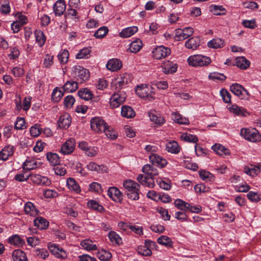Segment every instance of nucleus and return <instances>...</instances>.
<instances>
[{
	"label": "nucleus",
	"mask_w": 261,
	"mask_h": 261,
	"mask_svg": "<svg viewBox=\"0 0 261 261\" xmlns=\"http://www.w3.org/2000/svg\"><path fill=\"white\" fill-rule=\"evenodd\" d=\"M200 39L198 37H194L188 40L185 43V46L189 49H196L200 45Z\"/></svg>",
	"instance_id": "obj_30"
},
{
	"label": "nucleus",
	"mask_w": 261,
	"mask_h": 261,
	"mask_svg": "<svg viewBox=\"0 0 261 261\" xmlns=\"http://www.w3.org/2000/svg\"><path fill=\"white\" fill-rule=\"evenodd\" d=\"M123 187L128 198L136 200L139 199V189L140 186L136 181L131 179H126L123 181Z\"/></svg>",
	"instance_id": "obj_2"
},
{
	"label": "nucleus",
	"mask_w": 261,
	"mask_h": 261,
	"mask_svg": "<svg viewBox=\"0 0 261 261\" xmlns=\"http://www.w3.org/2000/svg\"><path fill=\"white\" fill-rule=\"evenodd\" d=\"M193 33V30L191 27L178 29L175 30V38L178 41L185 40L191 36Z\"/></svg>",
	"instance_id": "obj_14"
},
{
	"label": "nucleus",
	"mask_w": 261,
	"mask_h": 261,
	"mask_svg": "<svg viewBox=\"0 0 261 261\" xmlns=\"http://www.w3.org/2000/svg\"><path fill=\"white\" fill-rule=\"evenodd\" d=\"M69 52L66 49L62 50L58 55V58L61 64H64L68 61Z\"/></svg>",
	"instance_id": "obj_53"
},
{
	"label": "nucleus",
	"mask_w": 261,
	"mask_h": 261,
	"mask_svg": "<svg viewBox=\"0 0 261 261\" xmlns=\"http://www.w3.org/2000/svg\"><path fill=\"white\" fill-rule=\"evenodd\" d=\"M71 122V118L69 114L65 113L60 117L58 123L59 127L67 129L70 125Z\"/></svg>",
	"instance_id": "obj_22"
},
{
	"label": "nucleus",
	"mask_w": 261,
	"mask_h": 261,
	"mask_svg": "<svg viewBox=\"0 0 261 261\" xmlns=\"http://www.w3.org/2000/svg\"><path fill=\"white\" fill-rule=\"evenodd\" d=\"M187 62L190 66L201 67L208 66L211 63L212 60L209 57L197 54L190 56L187 59Z\"/></svg>",
	"instance_id": "obj_3"
},
{
	"label": "nucleus",
	"mask_w": 261,
	"mask_h": 261,
	"mask_svg": "<svg viewBox=\"0 0 261 261\" xmlns=\"http://www.w3.org/2000/svg\"><path fill=\"white\" fill-rule=\"evenodd\" d=\"M72 71L77 80L81 83L88 80L90 77V73L88 70L81 66H74L72 68Z\"/></svg>",
	"instance_id": "obj_8"
},
{
	"label": "nucleus",
	"mask_w": 261,
	"mask_h": 261,
	"mask_svg": "<svg viewBox=\"0 0 261 261\" xmlns=\"http://www.w3.org/2000/svg\"><path fill=\"white\" fill-rule=\"evenodd\" d=\"M158 150L157 146L148 145V156L150 162L153 165L163 168L167 165V161L165 159L156 153Z\"/></svg>",
	"instance_id": "obj_1"
},
{
	"label": "nucleus",
	"mask_w": 261,
	"mask_h": 261,
	"mask_svg": "<svg viewBox=\"0 0 261 261\" xmlns=\"http://www.w3.org/2000/svg\"><path fill=\"white\" fill-rule=\"evenodd\" d=\"M78 95L82 99L88 100L92 98L93 94L89 89L84 88L81 89L79 91Z\"/></svg>",
	"instance_id": "obj_37"
},
{
	"label": "nucleus",
	"mask_w": 261,
	"mask_h": 261,
	"mask_svg": "<svg viewBox=\"0 0 261 261\" xmlns=\"http://www.w3.org/2000/svg\"><path fill=\"white\" fill-rule=\"evenodd\" d=\"M75 146L74 140L72 139H68L61 146L60 152L64 155L69 154L73 151Z\"/></svg>",
	"instance_id": "obj_17"
},
{
	"label": "nucleus",
	"mask_w": 261,
	"mask_h": 261,
	"mask_svg": "<svg viewBox=\"0 0 261 261\" xmlns=\"http://www.w3.org/2000/svg\"><path fill=\"white\" fill-rule=\"evenodd\" d=\"M143 43L140 39H137L133 41L129 44V49L130 52L137 53L142 47Z\"/></svg>",
	"instance_id": "obj_41"
},
{
	"label": "nucleus",
	"mask_w": 261,
	"mask_h": 261,
	"mask_svg": "<svg viewBox=\"0 0 261 261\" xmlns=\"http://www.w3.org/2000/svg\"><path fill=\"white\" fill-rule=\"evenodd\" d=\"M136 94L141 98L147 97V84H140L136 86L135 88Z\"/></svg>",
	"instance_id": "obj_38"
},
{
	"label": "nucleus",
	"mask_w": 261,
	"mask_h": 261,
	"mask_svg": "<svg viewBox=\"0 0 261 261\" xmlns=\"http://www.w3.org/2000/svg\"><path fill=\"white\" fill-rule=\"evenodd\" d=\"M78 147L84 151L85 155L89 157L95 156L98 153V148L94 146H90L85 141H82L79 143Z\"/></svg>",
	"instance_id": "obj_12"
},
{
	"label": "nucleus",
	"mask_w": 261,
	"mask_h": 261,
	"mask_svg": "<svg viewBox=\"0 0 261 261\" xmlns=\"http://www.w3.org/2000/svg\"><path fill=\"white\" fill-rule=\"evenodd\" d=\"M244 172L251 176H256L259 173L257 165H251L250 167H245Z\"/></svg>",
	"instance_id": "obj_49"
},
{
	"label": "nucleus",
	"mask_w": 261,
	"mask_h": 261,
	"mask_svg": "<svg viewBox=\"0 0 261 261\" xmlns=\"http://www.w3.org/2000/svg\"><path fill=\"white\" fill-rule=\"evenodd\" d=\"M46 159L53 166L58 165L60 163V157L58 154L49 152L46 153Z\"/></svg>",
	"instance_id": "obj_35"
},
{
	"label": "nucleus",
	"mask_w": 261,
	"mask_h": 261,
	"mask_svg": "<svg viewBox=\"0 0 261 261\" xmlns=\"http://www.w3.org/2000/svg\"><path fill=\"white\" fill-rule=\"evenodd\" d=\"M180 149L177 142L175 141H169L166 145V150L171 153L177 154L179 152Z\"/></svg>",
	"instance_id": "obj_28"
},
{
	"label": "nucleus",
	"mask_w": 261,
	"mask_h": 261,
	"mask_svg": "<svg viewBox=\"0 0 261 261\" xmlns=\"http://www.w3.org/2000/svg\"><path fill=\"white\" fill-rule=\"evenodd\" d=\"M109 238L112 243L119 245L122 243L120 236L115 231H111L109 233Z\"/></svg>",
	"instance_id": "obj_51"
},
{
	"label": "nucleus",
	"mask_w": 261,
	"mask_h": 261,
	"mask_svg": "<svg viewBox=\"0 0 261 261\" xmlns=\"http://www.w3.org/2000/svg\"><path fill=\"white\" fill-rule=\"evenodd\" d=\"M13 261H28L25 253L20 249H16L12 254Z\"/></svg>",
	"instance_id": "obj_29"
},
{
	"label": "nucleus",
	"mask_w": 261,
	"mask_h": 261,
	"mask_svg": "<svg viewBox=\"0 0 261 261\" xmlns=\"http://www.w3.org/2000/svg\"><path fill=\"white\" fill-rule=\"evenodd\" d=\"M240 135L250 142H256L261 140V136L255 128H242Z\"/></svg>",
	"instance_id": "obj_5"
},
{
	"label": "nucleus",
	"mask_w": 261,
	"mask_h": 261,
	"mask_svg": "<svg viewBox=\"0 0 261 261\" xmlns=\"http://www.w3.org/2000/svg\"><path fill=\"white\" fill-rule=\"evenodd\" d=\"M106 136L112 140L116 139L117 136L115 131L111 126L107 125V128L103 131Z\"/></svg>",
	"instance_id": "obj_56"
},
{
	"label": "nucleus",
	"mask_w": 261,
	"mask_h": 261,
	"mask_svg": "<svg viewBox=\"0 0 261 261\" xmlns=\"http://www.w3.org/2000/svg\"><path fill=\"white\" fill-rule=\"evenodd\" d=\"M47 247L50 252L56 257L62 259H65L67 258L68 254L66 251L62 248L59 247L58 245L49 243L47 244Z\"/></svg>",
	"instance_id": "obj_10"
},
{
	"label": "nucleus",
	"mask_w": 261,
	"mask_h": 261,
	"mask_svg": "<svg viewBox=\"0 0 261 261\" xmlns=\"http://www.w3.org/2000/svg\"><path fill=\"white\" fill-rule=\"evenodd\" d=\"M15 151V148L13 146L8 145L5 146L0 151V160L2 161H7L9 158L12 156Z\"/></svg>",
	"instance_id": "obj_18"
},
{
	"label": "nucleus",
	"mask_w": 261,
	"mask_h": 261,
	"mask_svg": "<svg viewBox=\"0 0 261 261\" xmlns=\"http://www.w3.org/2000/svg\"><path fill=\"white\" fill-rule=\"evenodd\" d=\"M250 64L249 60H247L244 57H238L236 59V65L237 67L242 69H246L248 68Z\"/></svg>",
	"instance_id": "obj_36"
},
{
	"label": "nucleus",
	"mask_w": 261,
	"mask_h": 261,
	"mask_svg": "<svg viewBox=\"0 0 261 261\" xmlns=\"http://www.w3.org/2000/svg\"><path fill=\"white\" fill-rule=\"evenodd\" d=\"M41 131L42 128L40 127V125L38 124L32 126L30 128V134L33 137H37L39 136Z\"/></svg>",
	"instance_id": "obj_55"
},
{
	"label": "nucleus",
	"mask_w": 261,
	"mask_h": 261,
	"mask_svg": "<svg viewBox=\"0 0 261 261\" xmlns=\"http://www.w3.org/2000/svg\"><path fill=\"white\" fill-rule=\"evenodd\" d=\"M162 71L165 74L173 73L177 70V65L170 61H167L161 66Z\"/></svg>",
	"instance_id": "obj_24"
},
{
	"label": "nucleus",
	"mask_w": 261,
	"mask_h": 261,
	"mask_svg": "<svg viewBox=\"0 0 261 261\" xmlns=\"http://www.w3.org/2000/svg\"><path fill=\"white\" fill-rule=\"evenodd\" d=\"M229 109L231 112L238 115L246 116L247 115H249V113L245 108L241 107H239L237 105H233Z\"/></svg>",
	"instance_id": "obj_40"
},
{
	"label": "nucleus",
	"mask_w": 261,
	"mask_h": 261,
	"mask_svg": "<svg viewBox=\"0 0 261 261\" xmlns=\"http://www.w3.org/2000/svg\"><path fill=\"white\" fill-rule=\"evenodd\" d=\"M108 195L116 202H121L123 196L122 192L115 187H111L109 188L108 190Z\"/></svg>",
	"instance_id": "obj_15"
},
{
	"label": "nucleus",
	"mask_w": 261,
	"mask_h": 261,
	"mask_svg": "<svg viewBox=\"0 0 261 261\" xmlns=\"http://www.w3.org/2000/svg\"><path fill=\"white\" fill-rule=\"evenodd\" d=\"M97 257L101 260L107 261L110 260L112 257L110 252L105 250L98 251L97 253Z\"/></svg>",
	"instance_id": "obj_50"
},
{
	"label": "nucleus",
	"mask_w": 261,
	"mask_h": 261,
	"mask_svg": "<svg viewBox=\"0 0 261 261\" xmlns=\"http://www.w3.org/2000/svg\"><path fill=\"white\" fill-rule=\"evenodd\" d=\"M230 90L236 95L240 97L242 99H248L250 94L248 91L241 85L234 83L230 87Z\"/></svg>",
	"instance_id": "obj_11"
},
{
	"label": "nucleus",
	"mask_w": 261,
	"mask_h": 261,
	"mask_svg": "<svg viewBox=\"0 0 261 261\" xmlns=\"http://www.w3.org/2000/svg\"><path fill=\"white\" fill-rule=\"evenodd\" d=\"M150 121L152 123L151 126L158 127L162 126L165 122L164 118L158 112L154 111L148 114Z\"/></svg>",
	"instance_id": "obj_13"
},
{
	"label": "nucleus",
	"mask_w": 261,
	"mask_h": 261,
	"mask_svg": "<svg viewBox=\"0 0 261 261\" xmlns=\"http://www.w3.org/2000/svg\"><path fill=\"white\" fill-rule=\"evenodd\" d=\"M91 50L88 48H84L82 49L76 55V59H88L90 57Z\"/></svg>",
	"instance_id": "obj_54"
},
{
	"label": "nucleus",
	"mask_w": 261,
	"mask_h": 261,
	"mask_svg": "<svg viewBox=\"0 0 261 261\" xmlns=\"http://www.w3.org/2000/svg\"><path fill=\"white\" fill-rule=\"evenodd\" d=\"M64 93L62 90L56 88L52 93V99L55 102H58L63 96Z\"/></svg>",
	"instance_id": "obj_57"
},
{
	"label": "nucleus",
	"mask_w": 261,
	"mask_h": 261,
	"mask_svg": "<svg viewBox=\"0 0 261 261\" xmlns=\"http://www.w3.org/2000/svg\"><path fill=\"white\" fill-rule=\"evenodd\" d=\"M78 88L77 83L75 81H67L64 86V91L67 92H73Z\"/></svg>",
	"instance_id": "obj_43"
},
{
	"label": "nucleus",
	"mask_w": 261,
	"mask_h": 261,
	"mask_svg": "<svg viewBox=\"0 0 261 261\" xmlns=\"http://www.w3.org/2000/svg\"><path fill=\"white\" fill-rule=\"evenodd\" d=\"M34 34L36 42L38 44L39 46H43L46 41V37L44 33L41 30H36L34 32Z\"/></svg>",
	"instance_id": "obj_33"
},
{
	"label": "nucleus",
	"mask_w": 261,
	"mask_h": 261,
	"mask_svg": "<svg viewBox=\"0 0 261 261\" xmlns=\"http://www.w3.org/2000/svg\"><path fill=\"white\" fill-rule=\"evenodd\" d=\"M66 9V5L63 0H58L54 6V11L56 15L61 16Z\"/></svg>",
	"instance_id": "obj_26"
},
{
	"label": "nucleus",
	"mask_w": 261,
	"mask_h": 261,
	"mask_svg": "<svg viewBox=\"0 0 261 261\" xmlns=\"http://www.w3.org/2000/svg\"><path fill=\"white\" fill-rule=\"evenodd\" d=\"M122 64L121 61L117 59H110L106 65L107 69L111 71H117L121 69Z\"/></svg>",
	"instance_id": "obj_19"
},
{
	"label": "nucleus",
	"mask_w": 261,
	"mask_h": 261,
	"mask_svg": "<svg viewBox=\"0 0 261 261\" xmlns=\"http://www.w3.org/2000/svg\"><path fill=\"white\" fill-rule=\"evenodd\" d=\"M43 194L45 198H54L59 196V194L56 191L51 189L44 190Z\"/></svg>",
	"instance_id": "obj_58"
},
{
	"label": "nucleus",
	"mask_w": 261,
	"mask_h": 261,
	"mask_svg": "<svg viewBox=\"0 0 261 261\" xmlns=\"http://www.w3.org/2000/svg\"><path fill=\"white\" fill-rule=\"evenodd\" d=\"M25 127L23 118L18 117L15 123V128L17 130L23 129Z\"/></svg>",
	"instance_id": "obj_64"
},
{
	"label": "nucleus",
	"mask_w": 261,
	"mask_h": 261,
	"mask_svg": "<svg viewBox=\"0 0 261 261\" xmlns=\"http://www.w3.org/2000/svg\"><path fill=\"white\" fill-rule=\"evenodd\" d=\"M131 76L129 74L124 73L120 74L112 83L111 87L113 90H119L124 88L126 85L131 82Z\"/></svg>",
	"instance_id": "obj_4"
},
{
	"label": "nucleus",
	"mask_w": 261,
	"mask_h": 261,
	"mask_svg": "<svg viewBox=\"0 0 261 261\" xmlns=\"http://www.w3.org/2000/svg\"><path fill=\"white\" fill-rule=\"evenodd\" d=\"M224 41L220 38H217L212 39L207 42V46L212 48H219L223 46Z\"/></svg>",
	"instance_id": "obj_44"
},
{
	"label": "nucleus",
	"mask_w": 261,
	"mask_h": 261,
	"mask_svg": "<svg viewBox=\"0 0 261 261\" xmlns=\"http://www.w3.org/2000/svg\"><path fill=\"white\" fill-rule=\"evenodd\" d=\"M80 244L84 249L89 251L97 249L96 245L93 244L92 241L89 239L82 241Z\"/></svg>",
	"instance_id": "obj_42"
},
{
	"label": "nucleus",
	"mask_w": 261,
	"mask_h": 261,
	"mask_svg": "<svg viewBox=\"0 0 261 261\" xmlns=\"http://www.w3.org/2000/svg\"><path fill=\"white\" fill-rule=\"evenodd\" d=\"M126 98V95L125 92L118 90L110 98V104L111 107L113 108H118L125 101Z\"/></svg>",
	"instance_id": "obj_7"
},
{
	"label": "nucleus",
	"mask_w": 261,
	"mask_h": 261,
	"mask_svg": "<svg viewBox=\"0 0 261 261\" xmlns=\"http://www.w3.org/2000/svg\"><path fill=\"white\" fill-rule=\"evenodd\" d=\"M74 102V97L71 95H69L65 97L64 101V105L66 108H70L73 106Z\"/></svg>",
	"instance_id": "obj_63"
},
{
	"label": "nucleus",
	"mask_w": 261,
	"mask_h": 261,
	"mask_svg": "<svg viewBox=\"0 0 261 261\" xmlns=\"http://www.w3.org/2000/svg\"><path fill=\"white\" fill-rule=\"evenodd\" d=\"M173 120L176 123L180 124H188L190 122L188 118L181 117L177 112H172Z\"/></svg>",
	"instance_id": "obj_47"
},
{
	"label": "nucleus",
	"mask_w": 261,
	"mask_h": 261,
	"mask_svg": "<svg viewBox=\"0 0 261 261\" xmlns=\"http://www.w3.org/2000/svg\"><path fill=\"white\" fill-rule=\"evenodd\" d=\"M41 165V163L38 160L32 158H28L23 163L22 168L23 170H31L39 167Z\"/></svg>",
	"instance_id": "obj_16"
},
{
	"label": "nucleus",
	"mask_w": 261,
	"mask_h": 261,
	"mask_svg": "<svg viewBox=\"0 0 261 261\" xmlns=\"http://www.w3.org/2000/svg\"><path fill=\"white\" fill-rule=\"evenodd\" d=\"M34 226L38 228H47L49 226V222L42 217H38L34 220Z\"/></svg>",
	"instance_id": "obj_34"
},
{
	"label": "nucleus",
	"mask_w": 261,
	"mask_h": 261,
	"mask_svg": "<svg viewBox=\"0 0 261 261\" xmlns=\"http://www.w3.org/2000/svg\"><path fill=\"white\" fill-rule=\"evenodd\" d=\"M170 54V49L162 45L156 47L152 51L153 58L156 60L164 59L169 56Z\"/></svg>",
	"instance_id": "obj_9"
},
{
	"label": "nucleus",
	"mask_w": 261,
	"mask_h": 261,
	"mask_svg": "<svg viewBox=\"0 0 261 261\" xmlns=\"http://www.w3.org/2000/svg\"><path fill=\"white\" fill-rule=\"evenodd\" d=\"M180 138L184 141L191 143H196L198 141V139L196 136L188 133H182L180 135Z\"/></svg>",
	"instance_id": "obj_45"
},
{
	"label": "nucleus",
	"mask_w": 261,
	"mask_h": 261,
	"mask_svg": "<svg viewBox=\"0 0 261 261\" xmlns=\"http://www.w3.org/2000/svg\"><path fill=\"white\" fill-rule=\"evenodd\" d=\"M156 211L161 215V218L164 220H169L170 215L167 210L162 207H156Z\"/></svg>",
	"instance_id": "obj_60"
},
{
	"label": "nucleus",
	"mask_w": 261,
	"mask_h": 261,
	"mask_svg": "<svg viewBox=\"0 0 261 261\" xmlns=\"http://www.w3.org/2000/svg\"><path fill=\"white\" fill-rule=\"evenodd\" d=\"M54 56L47 54L43 60V66L44 67L49 68L53 64Z\"/></svg>",
	"instance_id": "obj_59"
},
{
	"label": "nucleus",
	"mask_w": 261,
	"mask_h": 261,
	"mask_svg": "<svg viewBox=\"0 0 261 261\" xmlns=\"http://www.w3.org/2000/svg\"><path fill=\"white\" fill-rule=\"evenodd\" d=\"M91 128L95 133L100 134L107 128L108 124L100 117L92 118L90 121Z\"/></svg>",
	"instance_id": "obj_6"
},
{
	"label": "nucleus",
	"mask_w": 261,
	"mask_h": 261,
	"mask_svg": "<svg viewBox=\"0 0 261 261\" xmlns=\"http://www.w3.org/2000/svg\"><path fill=\"white\" fill-rule=\"evenodd\" d=\"M200 178L205 181H211L214 180V176L213 174L205 170H200L199 171Z\"/></svg>",
	"instance_id": "obj_48"
},
{
	"label": "nucleus",
	"mask_w": 261,
	"mask_h": 261,
	"mask_svg": "<svg viewBox=\"0 0 261 261\" xmlns=\"http://www.w3.org/2000/svg\"><path fill=\"white\" fill-rule=\"evenodd\" d=\"M87 206L89 208L100 213H102L105 211V208L103 206L94 200H90L88 201L87 202Z\"/></svg>",
	"instance_id": "obj_39"
},
{
	"label": "nucleus",
	"mask_w": 261,
	"mask_h": 261,
	"mask_svg": "<svg viewBox=\"0 0 261 261\" xmlns=\"http://www.w3.org/2000/svg\"><path fill=\"white\" fill-rule=\"evenodd\" d=\"M109 29L108 27L103 26L99 28L94 33V36L96 38H102L108 34Z\"/></svg>",
	"instance_id": "obj_52"
},
{
	"label": "nucleus",
	"mask_w": 261,
	"mask_h": 261,
	"mask_svg": "<svg viewBox=\"0 0 261 261\" xmlns=\"http://www.w3.org/2000/svg\"><path fill=\"white\" fill-rule=\"evenodd\" d=\"M158 174L157 170L148 165V188L155 186V176Z\"/></svg>",
	"instance_id": "obj_20"
},
{
	"label": "nucleus",
	"mask_w": 261,
	"mask_h": 261,
	"mask_svg": "<svg viewBox=\"0 0 261 261\" xmlns=\"http://www.w3.org/2000/svg\"><path fill=\"white\" fill-rule=\"evenodd\" d=\"M212 149L217 154L221 156H226L230 154L229 150L220 144H216L212 147Z\"/></svg>",
	"instance_id": "obj_27"
},
{
	"label": "nucleus",
	"mask_w": 261,
	"mask_h": 261,
	"mask_svg": "<svg viewBox=\"0 0 261 261\" xmlns=\"http://www.w3.org/2000/svg\"><path fill=\"white\" fill-rule=\"evenodd\" d=\"M121 115L126 118H132L135 116L136 113L134 109L128 106H123L121 108Z\"/></svg>",
	"instance_id": "obj_31"
},
{
	"label": "nucleus",
	"mask_w": 261,
	"mask_h": 261,
	"mask_svg": "<svg viewBox=\"0 0 261 261\" xmlns=\"http://www.w3.org/2000/svg\"><path fill=\"white\" fill-rule=\"evenodd\" d=\"M66 184L70 191L76 194H79L81 192L80 186L72 177H69L66 180Z\"/></svg>",
	"instance_id": "obj_23"
},
{
	"label": "nucleus",
	"mask_w": 261,
	"mask_h": 261,
	"mask_svg": "<svg viewBox=\"0 0 261 261\" xmlns=\"http://www.w3.org/2000/svg\"><path fill=\"white\" fill-rule=\"evenodd\" d=\"M9 243L18 247H21L25 244V241L20 236L14 234L8 239Z\"/></svg>",
	"instance_id": "obj_32"
},
{
	"label": "nucleus",
	"mask_w": 261,
	"mask_h": 261,
	"mask_svg": "<svg viewBox=\"0 0 261 261\" xmlns=\"http://www.w3.org/2000/svg\"><path fill=\"white\" fill-rule=\"evenodd\" d=\"M158 242L166 246H170L172 244V241L171 239L165 236H162L158 238Z\"/></svg>",
	"instance_id": "obj_62"
},
{
	"label": "nucleus",
	"mask_w": 261,
	"mask_h": 261,
	"mask_svg": "<svg viewBox=\"0 0 261 261\" xmlns=\"http://www.w3.org/2000/svg\"><path fill=\"white\" fill-rule=\"evenodd\" d=\"M24 210L26 214L32 217H36L39 214V211L34 204L30 201L27 202L24 204Z\"/></svg>",
	"instance_id": "obj_21"
},
{
	"label": "nucleus",
	"mask_w": 261,
	"mask_h": 261,
	"mask_svg": "<svg viewBox=\"0 0 261 261\" xmlns=\"http://www.w3.org/2000/svg\"><path fill=\"white\" fill-rule=\"evenodd\" d=\"M138 31V27L132 26L123 29L119 33V36L121 38H128L134 35Z\"/></svg>",
	"instance_id": "obj_25"
},
{
	"label": "nucleus",
	"mask_w": 261,
	"mask_h": 261,
	"mask_svg": "<svg viewBox=\"0 0 261 261\" xmlns=\"http://www.w3.org/2000/svg\"><path fill=\"white\" fill-rule=\"evenodd\" d=\"M89 190L91 192L100 193L102 192L101 185L96 182H93L90 184Z\"/></svg>",
	"instance_id": "obj_61"
},
{
	"label": "nucleus",
	"mask_w": 261,
	"mask_h": 261,
	"mask_svg": "<svg viewBox=\"0 0 261 261\" xmlns=\"http://www.w3.org/2000/svg\"><path fill=\"white\" fill-rule=\"evenodd\" d=\"M175 206L178 208L181 211L187 212L190 206V203L185 202V201L180 199H177L175 200L174 202Z\"/></svg>",
	"instance_id": "obj_46"
}]
</instances>
